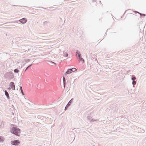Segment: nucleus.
<instances>
[{
    "label": "nucleus",
    "instance_id": "nucleus-1",
    "mask_svg": "<svg viewBox=\"0 0 146 146\" xmlns=\"http://www.w3.org/2000/svg\"><path fill=\"white\" fill-rule=\"evenodd\" d=\"M11 132L15 135L19 136V133H20V129L17 127H13L11 129Z\"/></svg>",
    "mask_w": 146,
    "mask_h": 146
},
{
    "label": "nucleus",
    "instance_id": "nucleus-18",
    "mask_svg": "<svg viewBox=\"0 0 146 146\" xmlns=\"http://www.w3.org/2000/svg\"><path fill=\"white\" fill-rule=\"evenodd\" d=\"M63 56L65 57H67L68 56V54L67 53H64L63 54Z\"/></svg>",
    "mask_w": 146,
    "mask_h": 146
},
{
    "label": "nucleus",
    "instance_id": "nucleus-6",
    "mask_svg": "<svg viewBox=\"0 0 146 146\" xmlns=\"http://www.w3.org/2000/svg\"><path fill=\"white\" fill-rule=\"evenodd\" d=\"M42 25H43L44 26H48L50 25V24L49 22L44 21L43 22V24Z\"/></svg>",
    "mask_w": 146,
    "mask_h": 146
},
{
    "label": "nucleus",
    "instance_id": "nucleus-13",
    "mask_svg": "<svg viewBox=\"0 0 146 146\" xmlns=\"http://www.w3.org/2000/svg\"><path fill=\"white\" fill-rule=\"evenodd\" d=\"M72 72V71H70V69H68L67 71L66 72L65 74H69L71 73Z\"/></svg>",
    "mask_w": 146,
    "mask_h": 146
},
{
    "label": "nucleus",
    "instance_id": "nucleus-14",
    "mask_svg": "<svg viewBox=\"0 0 146 146\" xmlns=\"http://www.w3.org/2000/svg\"><path fill=\"white\" fill-rule=\"evenodd\" d=\"M3 122V121H2L0 125V128L1 129L4 127Z\"/></svg>",
    "mask_w": 146,
    "mask_h": 146
},
{
    "label": "nucleus",
    "instance_id": "nucleus-33",
    "mask_svg": "<svg viewBox=\"0 0 146 146\" xmlns=\"http://www.w3.org/2000/svg\"><path fill=\"white\" fill-rule=\"evenodd\" d=\"M81 129H83V128H81Z\"/></svg>",
    "mask_w": 146,
    "mask_h": 146
},
{
    "label": "nucleus",
    "instance_id": "nucleus-15",
    "mask_svg": "<svg viewBox=\"0 0 146 146\" xmlns=\"http://www.w3.org/2000/svg\"><path fill=\"white\" fill-rule=\"evenodd\" d=\"M70 70L72 71V72H75L77 70L75 68H73L72 69H70Z\"/></svg>",
    "mask_w": 146,
    "mask_h": 146
},
{
    "label": "nucleus",
    "instance_id": "nucleus-11",
    "mask_svg": "<svg viewBox=\"0 0 146 146\" xmlns=\"http://www.w3.org/2000/svg\"><path fill=\"white\" fill-rule=\"evenodd\" d=\"M73 100V98H72L68 102V104H67V106L69 107L71 104V103H72V101Z\"/></svg>",
    "mask_w": 146,
    "mask_h": 146
},
{
    "label": "nucleus",
    "instance_id": "nucleus-27",
    "mask_svg": "<svg viewBox=\"0 0 146 146\" xmlns=\"http://www.w3.org/2000/svg\"><path fill=\"white\" fill-rule=\"evenodd\" d=\"M134 12L135 13V14L137 13H138L139 14V12H137V11H134Z\"/></svg>",
    "mask_w": 146,
    "mask_h": 146
},
{
    "label": "nucleus",
    "instance_id": "nucleus-12",
    "mask_svg": "<svg viewBox=\"0 0 146 146\" xmlns=\"http://www.w3.org/2000/svg\"><path fill=\"white\" fill-rule=\"evenodd\" d=\"M4 141V138L2 136H0V142H3Z\"/></svg>",
    "mask_w": 146,
    "mask_h": 146
},
{
    "label": "nucleus",
    "instance_id": "nucleus-23",
    "mask_svg": "<svg viewBox=\"0 0 146 146\" xmlns=\"http://www.w3.org/2000/svg\"><path fill=\"white\" fill-rule=\"evenodd\" d=\"M139 14L140 15H141V16H143L144 17V16H145V14H142V13H139Z\"/></svg>",
    "mask_w": 146,
    "mask_h": 146
},
{
    "label": "nucleus",
    "instance_id": "nucleus-28",
    "mask_svg": "<svg viewBox=\"0 0 146 146\" xmlns=\"http://www.w3.org/2000/svg\"><path fill=\"white\" fill-rule=\"evenodd\" d=\"M40 88V86L38 85L37 86V89H38V88Z\"/></svg>",
    "mask_w": 146,
    "mask_h": 146
},
{
    "label": "nucleus",
    "instance_id": "nucleus-3",
    "mask_svg": "<svg viewBox=\"0 0 146 146\" xmlns=\"http://www.w3.org/2000/svg\"><path fill=\"white\" fill-rule=\"evenodd\" d=\"M11 143L12 145H17L20 143V142L18 140H13L11 141Z\"/></svg>",
    "mask_w": 146,
    "mask_h": 146
},
{
    "label": "nucleus",
    "instance_id": "nucleus-9",
    "mask_svg": "<svg viewBox=\"0 0 146 146\" xmlns=\"http://www.w3.org/2000/svg\"><path fill=\"white\" fill-rule=\"evenodd\" d=\"M76 54L77 56V54L78 55V56L79 58L81 57L80 52H79L78 50H77L76 52Z\"/></svg>",
    "mask_w": 146,
    "mask_h": 146
},
{
    "label": "nucleus",
    "instance_id": "nucleus-25",
    "mask_svg": "<svg viewBox=\"0 0 146 146\" xmlns=\"http://www.w3.org/2000/svg\"><path fill=\"white\" fill-rule=\"evenodd\" d=\"M49 62L50 63V64H55L53 62L50 61V62Z\"/></svg>",
    "mask_w": 146,
    "mask_h": 146
},
{
    "label": "nucleus",
    "instance_id": "nucleus-17",
    "mask_svg": "<svg viewBox=\"0 0 146 146\" xmlns=\"http://www.w3.org/2000/svg\"><path fill=\"white\" fill-rule=\"evenodd\" d=\"M19 72V70L17 69H15L14 70V72L16 73H18Z\"/></svg>",
    "mask_w": 146,
    "mask_h": 146
},
{
    "label": "nucleus",
    "instance_id": "nucleus-30",
    "mask_svg": "<svg viewBox=\"0 0 146 146\" xmlns=\"http://www.w3.org/2000/svg\"><path fill=\"white\" fill-rule=\"evenodd\" d=\"M76 130L78 131L79 130V129H78V128L77 129H76Z\"/></svg>",
    "mask_w": 146,
    "mask_h": 146
},
{
    "label": "nucleus",
    "instance_id": "nucleus-10",
    "mask_svg": "<svg viewBox=\"0 0 146 146\" xmlns=\"http://www.w3.org/2000/svg\"><path fill=\"white\" fill-rule=\"evenodd\" d=\"M63 82L64 87V88L66 86V80L65 78L64 77H63Z\"/></svg>",
    "mask_w": 146,
    "mask_h": 146
},
{
    "label": "nucleus",
    "instance_id": "nucleus-5",
    "mask_svg": "<svg viewBox=\"0 0 146 146\" xmlns=\"http://www.w3.org/2000/svg\"><path fill=\"white\" fill-rule=\"evenodd\" d=\"M19 21L22 23L25 24L27 22V20L25 18H23L19 20Z\"/></svg>",
    "mask_w": 146,
    "mask_h": 146
},
{
    "label": "nucleus",
    "instance_id": "nucleus-19",
    "mask_svg": "<svg viewBox=\"0 0 146 146\" xmlns=\"http://www.w3.org/2000/svg\"><path fill=\"white\" fill-rule=\"evenodd\" d=\"M32 66V64H31L29 66H28L27 67L25 70V72L26 70L29 68L31 66Z\"/></svg>",
    "mask_w": 146,
    "mask_h": 146
},
{
    "label": "nucleus",
    "instance_id": "nucleus-8",
    "mask_svg": "<svg viewBox=\"0 0 146 146\" xmlns=\"http://www.w3.org/2000/svg\"><path fill=\"white\" fill-rule=\"evenodd\" d=\"M5 95L7 96V98H8V99H9L10 98V97L9 96V94L7 92L6 90H5Z\"/></svg>",
    "mask_w": 146,
    "mask_h": 146
},
{
    "label": "nucleus",
    "instance_id": "nucleus-29",
    "mask_svg": "<svg viewBox=\"0 0 146 146\" xmlns=\"http://www.w3.org/2000/svg\"><path fill=\"white\" fill-rule=\"evenodd\" d=\"M8 90H10L11 89V88L10 87H9L7 88Z\"/></svg>",
    "mask_w": 146,
    "mask_h": 146
},
{
    "label": "nucleus",
    "instance_id": "nucleus-32",
    "mask_svg": "<svg viewBox=\"0 0 146 146\" xmlns=\"http://www.w3.org/2000/svg\"><path fill=\"white\" fill-rule=\"evenodd\" d=\"M30 50V49H28V50H29V51H30V50Z\"/></svg>",
    "mask_w": 146,
    "mask_h": 146
},
{
    "label": "nucleus",
    "instance_id": "nucleus-16",
    "mask_svg": "<svg viewBox=\"0 0 146 146\" xmlns=\"http://www.w3.org/2000/svg\"><path fill=\"white\" fill-rule=\"evenodd\" d=\"M20 89L21 92L22 93V95H24L25 94H24V93L23 92V90L22 89V86H20Z\"/></svg>",
    "mask_w": 146,
    "mask_h": 146
},
{
    "label": "nucleus",
    "instance_id": "nucleus-7",
    "mask_svg": "<svg viewBox=\"0 0 146 146\" xmlns=\"http://www.w3.org/2000/svg\"><path fill=\"white\" fill-rule=\"evenodd\" d=\"M87 119L89 120L90 121H97L96 120H94L93 119L92 117H91V116H88L87 117Z\"/></svg>",
    "mask_w": 146,
    "mask_h": 146
},
{
    "label": "nucleus",
    "instance_id": "nucleus-2",
    "mask_svg": "<svg viewBox=\"0 0 146 146\" xmlns=\"http://www.w3.org/2000/svg\"><path fill=\"white\" fill-rule=\"evenodd\" d=\"M4 76L6 78L9 79H12L14 77L13 74L11 72H8L6 73Z\"/></svg>",
    "mask_w": 146,
    "mask_h": 146
},
{
    "label": "nucleus",
    "instance_id": "nucleus-31",
    "mask_svg": "<svg viewBox=\"0 0 146 146\" xmlns=\"http://www.w3.org/2000/svg\"><path fill=\"white\" fill-rule=\"evenodd\" d=\"M13 6H17L16 5H13Z\"/></svg>",
    "mask_w": 146,
    "mask_h": 146
},
{
    "label": "nucleus",
    "instance_id": "nucleus-20",
    "mask_svg": "<svg viewBox=\"0 0 146 146\" xmlns=\"http://www.w3.org/2000/svg\"><path fill=\"white\" fill-rule=\"evenodd\" d=\"M136 79V78L135 77H132L131 78V79L133 81H135V80Z\"/></svg>",
    "mask_w": 146,
    "mask_h": 146
},
{
    "label": "nucleus",
    "instance_id": "nucleus-4",
    "mask_svg": "<svg viewBox=\"0 0 146 146\" xmlns=\"http://www.w3.org/2000/svg\"><path fill=\"white\" fill-rule=\"evenodd\" d=\"M9 86L11 87V88L13 90L15 89V86L13 82H11L10 83Z\"/></svg>",
    "mask_w": 146,
    "mask_h": 146
},
{
    "label": "nucleus",
    "instance_id": "nucleus-22",
    "mask_svg": "<svg viewBox=\"0 0 146 146\" xmlns=\"http://www.w3.org/2000/svg\"><path fill=\"white\" fill-rule=\"evenodd\" d=\"M136 82L135 81H133L132 82V84L133 85H135L136 84Z\"/></svg>",
    "mask_w": 146,
    "mask_h": 146
},
{
    "label": "nucleus",
    "instance_id": "nucleus-21",
    "mask_svg": "<svg viewBox=\"0 0 146 146\" xmlns=\"http://www.w3.org/2000/svg\"><path fill=\"white\" fill-rule=\"evenodd\" d=\"M79 59L81 61H83V62H84V59L83 58H82L81 57L80 58H79Z\"/></svg>",
    "mask_w": 146,
    "mask_h": 146
},
{
    "label": "nucleus",
    "instance_id": "nucleus-26",
    "mask_svg": "<svg viewBox=\"0 0 146 146\" xmlns=\"http://www.w3.org/2000/svg\"><path fill=\"white\" fill-rule=\"evenodd\" d=\"M59 27H60L61 28V29L62 31L64 29V28L62 27L61 26H59Z\"/></svg>",
    "mask_w": 146,
    "mask_h": 146
},
{
    "label": "nucleus",
    "instance_id": "nucleus-24",
    "mask_svg": "<svg viewBox=\"0 0 146 146\" xmlns=\"http://www.w3.org/2000/svg\"><path fill=\"white\" fill-rule=\"evenodd\" d=\"M68 107V106H67L66 105V106L65 108V109H64V110H66L68 108V107Z\"/></svg>",
    "mask_w": 146,
    "mask_h": 146
}]
</instances>
